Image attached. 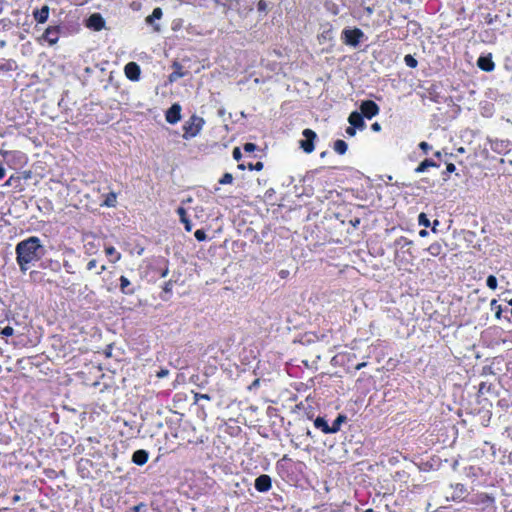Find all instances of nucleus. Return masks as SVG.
<instances>
[{"instance_id":"nucleus-1","label":"nucleus","mask_w":512,"mask_h":512,"mask_svg":"<svg viewBox=\"0 0 512 512\" xmlns=\"http://www.w3.org/2000/svg\"><path fill=\"white\" fill-rule=\"evenodd\" d=\"M16 261L22 273H25L30 264L42 259L46 253L44 245L37 236H30L16 244Z\"/></svg>"},{"instance_id":"nucleus-2","label":"nucleus","mask_w":512,"mask_h":512,"mask_svg":"<svg viewBox=\"0 0 512 512\" xmlns=\"http://www.w3.org/2000/svg\"><path fill=\"white\" fill-rule=\"evenodd\" d=\"M205 125V120L197 116L196 114H193L185 123L183 124V139L189 140L191 138L196 137L202 130L203 126Z\"/></svg>"},{"instance_id":"nucleus-3","label":"nucleus","mask_w":512,"mask_h":512,"mask_svg":"<svg viewBox=\"0 0 512 512\" xmlns=\"http://www.w3.org/2000/svg\"><path fill=\"white\" fill-rule=\"evenodd\" d=\"M366 38L359 28H344L341 32V40L348 46L356 48Z\"/></svg>"},{"instance_id":"nucleus-4","label":"nucleus","mask_w":512,"mask_h":512,"mask_svg":"<svg viewBox=\"0 0 512 512\" xmlns=\"http://www.w3.org/2000/svg\"><path fill=\"white\" fill-rule=\"evenodd\" d=\"M303 139L300 140V147L303 149L305 153H311L315 148V140L317 139V134L312 129L306 128L302 132Z\"/></svg>"},{"instance_id":"nucleus-5","label":"nucleus","mask_w":512,"mask_h":512,"mask_svg":"<svg viewBox=\"0 0 512 512\" xmlns=\"http://www.w3.org/2000/svg\"><path fill=\"white\" fill-rule=\"evenodd\" d=\"M490 149L498 154L506 155L512 150V142L508 139H489Z\"/></svg>"},{"instance_id":"nucleus-6","label":"nucleus","mask_w":512,"mask_h":512,"mask_svg":"<svg viewBox=\"0 0 512 512\" xmlns=\"http://www.w3.org/2000/svg\"><path fill=\"white\" fill-rule=\"evenodd\" d=\"M360 112L367 119H371L379 114V106L372 100H363L359 106Z\"/></svg>"},{"instance_id":"nucleus-7","label":"nucleus","mask_w":512,"mask_h":512,"mask_svg":"<svg viewBox=\"0 0 512 512\" xmlns=\"http://www.w3.org/2000/svg\"><path fill=\"white\" fill-rule=\"evenodd\" d=\"M181 105L179 103H174L165 113V119L169 124H176L181 120Z\"/></svg>"},{"instance_id":"nucleus-8","label":"nucleus","mask_w":512,"mask_h":512,"mask_svg":"<svg viewBox=\"0 0 512 512\" xmlns=\"http://www.w3.org/2000/svg\"><path fill=\"white\" fill-rule=\"evenodd\" d=\"M255 489L260 493L268 492L272 487V479L267 474H261L255 479Z\"/></svg>"},{"instance_id":"nucleus-9","label":"nucleus","mask_w":512,"mask_h":512,"mask_svg":"<svg viewBox=\"0 0 512 512\" xmlns=\"http://www.w3.org/2000/svg\"><path fill=\"white\" fill-rule=\"evenodd\" d=\"M126 77L131 81H138L140 79L141 69L136 62H129L124 67Z\"/></svg>"},{"instance_id":"nucleus-10","label":"nucleus","mask_w":512,"mask_h":512,"mask_svg":"<svg viewBox=\"0 0 512 512\" xmlns=\"http://www.w3.org/2000/svg\"><path fill=\"white\" fill-rule=\"evenodd\" d=\"M60 31H61V27L60 26H49L44 34H43V38L50 44V45H54L58 42L59 40V34H60Z\"/></svg>"},{"instance_id":"nucleus-11","label":"nucleus","mask_w":512,"mask_h":512,"mask_svg":"<svg viewBox=\"0 0 512 512\" xmlns=\"http://www.w3.org/2000/svg\"><path fill=\"white\" fill-rule=\"evenodd\" d=\"M348 122L351 126L357 128L358 130H364L366 128L364 116L361 112H358V111L351 112L348 117Z\"/></svg>"},{"instance_id":"nucleus-12","label":"nucleus","mask_w":512,"mask_h":512,"mask_svg":"<svg viewBox=\"0 0 512 512\" xmlns=\"http://www.w3.org/2000/svg\"><path fill=\"white\" fill-rule=\"evenodd\" d=\"M163 16L162 9L160 7H156L153 9L152 14L149 15L145 21L147 24L153 26V30L155 32H160L161 28L159 24H155L156 20H160Z\"/></svg>"},{"instance_id":"nucleus-13","label":"nucleus","mask_w":512,"mask_h":512,"mask_svg":"<svg viewBox=\"0 0 512 512\" xmlns=\"http://www.w3.org/2000/svg\"><path fill=\"white\" fill-rule=\"evenodd\" d=\"M87 26L95 31H100L105 27V20L99 13H94L88 18Z\"/></svg>"},{"instance_id":"nucleus-14","label":"nucleus","mask_w":512,"mask_h":512,"mask_svg":"<svg viewBox=\"0 0 512 512\" xmlns=\"http://www.w3.org/2000/svg\"><path fill=\"white\" fill-rule=\"evenodd\" d=\"M478 67L486 72H490L494 69L495 64L492 60L491 55L488 56H480L477 60Z\"/></svg>"},{"instance_id":"nucleus-15","label":"nucleus","mask_w":512,"mask_h":512,"mask_svg":"<svg viewBox=\"0 0 512 512\" xmlns=\"http://www.w3.org/2000/svg\"><path fill=\"white\" fill-rule=\"evenodd\" d=\"M440 164L432 158H426L420 162V164L415 168V173L420 174L426 172L429 168L436 167L438 168Z\"/></svg>"},{"instance_id":"nucleus-16","label":"nucleus","mask_w":512,"mask_h":512,"mask_svg":"<svg viewBox=\"0 0 512 512\" xmlns=\"http://www.w3.org/2000/svg\"><path fill=\"white\" fill-rule=\"evenodd\" d=\"M49 7L47 5L42 6L40 9L33 11V17L38 23H45L49 18Z\"/></svg>"},{"instance_id":"nucleus-17","label":"nucleus","mask_w":512,"mask_h":512,"mask_svg":"<svg viewBox=\"0 0 512 512\" xmlns=\"http://www.w3.org/2000/svg\"><path fill=\"white\" fill-rule=\"evenodd\" d=\"M149 458V453L144 449L136 450L132 455V462L136 465H144Z\"/></svg>"},{"instance_id":"nucleus-18","label":"nucleus","mask_w":512,"mask_h":512,"mask_svg":"<svg viewBox=\"0 0 512 512\" xmlns=\"http://www.w3.org/2000/svg\"><path fill=\"white\" fill-rule=\"evenodd\" d=\"M172 68L173 72L169 75V81L171 83L177 81L179 78H182L187 74V71H184L183 66L178 62H173Z\"/></svg>"},{"instance_id":"nucleus-19","label":"nucleus","mask_w":512,"mask_h":512,"mask_svg":"<svg viewBox=\"0 0 512 512\" xmlns=\"http://www.w3.org/2000/svg\"><path fill=\"white\" fill-rule=\"evenodd\" d=\"M120 291L125 295H132L135 292V288L132 286L129 279L125 276H121L120 279Z\"/></svg>"},{"instance_id":"nucleus-20","label":"nucleus","mask_w":512,"mask_h":512,"mask_svg":"<svg viewBox=\"0 0 512 512\" xmlns=\"http://www.w3.org/2000/svg\"><path fill=\"white\" fill-rule=\"evenodd\" d=\"M176 212L180 218L181 223L184 224L185 230L190 232L192 230V223L187 216L186 210L183 207H178Z\"/></svg>"},{"instance_id":"nucleus-21","label":"nucleus","mask_w":512,"mask_h":512,"mask_svg":"<svg viewBox=\"0 0 512 512\" xmlns=\"http://www.w3.org/2000/svg\"><path fill=\"white\" fill-rule=\"evenodd\" d=\"M314 426H315V428L322 431L324 434H330V432H331L330 425L328 424V422L326 421V419L324 417L318 416L314 420Z\"/></svg>"},{"instance_id":"nucleus-22","label":"nucleus","mask_w":512,"mask_h":512,"mask_svg":"<svg viewBox=\"0 0 512 512\" xmlns=\"http://www.w3.org/2000/svg\"><path fill=\"white\" fill-rule=\"evenodd\" d=\"M40 267L43 269H50L53 272H59L61 264L57 260L47 259L41 262Z\"/></svg>"},{"instance_id":"nucleus-23","label":"nucleus","mask_w":512,"mask_h":512,"mask_svg":"<svg viewBox=\"0 0 512 512\" xmlns=\"http://www.w3.org/2000/svg\"><path fill=\"white\" fill-rule=\"evenodd\" d=\"M454 489L453 498L454 499H463L467 495V488L462 483H456L454 485H451Z\"/></svg>"},{"instance_id":"nucleus-24","label":"nucleus","mask_w":512,"mask_h":512,"mask_svg":"<svg viewBox=\"0 0 512 512\" xmlns=\"http://www.w3.org/2000/svg\"><path fill=\"white\" fill-rule=\"evenodd\" d=\"M346 421H347V416L346 415L338 414L336 419L333 421L332 425H330V429H331L330 434L337 433L340 430L341 425L343 423H345Z\"/></svg>"},{"instance_id":"nucleus-25","label":"nucleus","mask_w":512,"mask_h":512,"mask_svg":"<svg viewBox=\"0 0 512 512\" xmlns=\"http://www.w3.org/2000/svg\"><path fill=\"white\" fill-rule=\"evenodd\" d=\"M16 68V63L13 60H0V75L12 71Z\"/></svg>"},{"instance_id":"nucleus-26","label":"nucleus","mask_w":512,"mask_h":512,"mask_svg":"<svg viewBox=\"0 0 512 512\" xmlns=\"http://www.w3.org/2000/svg\"><path fill=\"white\" fill-rule=\"evenodd\" d=\"M334 151L339 155H344L347 152L348 145L344 140L338 139L333 144Z\"/></svg>"},{"instance_id":"nucleus-27","label":"nucleus","mask_w":512,"mask_h":512,"mask_svg":"<svg viewBox=\"0 0 512 512\" xmlns=\"http://www.w3.org/2000/svg\"><path fill=\"white\" fill-rule=\"evenodd\" d=\"M14 334V329L9 324H5L4 321H0V336L2 338H8Z\"/></svg>"},{"instance_id":"nucleus-28","label":"nucleus","mask_w":512,"mask_h":512,"mask_svg":"<svg viewBox=\"0 0 512 512\" xmlns=\"http://www.w3.org/2000/svg\"><path fill=\"white\" fill-rule=\"evenodd\" d=\"M105 253L107 256L111 257L110 261L112 263H116L121 259V254L116 251V249L113 246H107L105 247Z\"/></svg>"},{"instance_id":"nucleus-29","label":"nucleus","mask_w":512,"mask_h":512,"mask_svg":"<svg viewBox=\"0 0 512 512\" xmlns=\"http://www.w3.org/2000/svg\"><path fill=\"white\" fill-rule=\"evenodd\" d=\"M117 203V194L115 192H110L105 196V200L101 204V206L105 207H115Z\"/></svg>"},{"instance_id":"nucleus-30","label":"nucleus","mask_w":512,"mask_h":512,"mask_svg":"<svg viewBox=\"0 0 512 512\" xmlns=\"http://www.w3.org/2000/svg\"><path fill=\"white\" fill-rule=\"evenodd\" d=\"M412 244H413V242L411 240H409L408 238L403 237V236L397 238L394 241V245L396 247H400L401 249L405 248L406 246H410Z\"/></svg>"},{"instance_id":"nucleus-31","label":"nucleus","mask_w":512,"mask_h":512,"mask_svg":"<svg viewBox=\"0 0 512 512\" xmlns=\"http://www.w3.org/2000/svg\"><path fill=\"white\" fill-rule=\"evenodd\" d=\"M428 252L432 255V256H438L440 255V253L442 252V246L440 243L438 242H435V243H432L429 247H428Z\"/></svg>"},{"instance_id":"nucleus-32","label":"nucleus","mask_w":512,"mask_h":512,"mask_svg":"<svg viewBox=\"0 0 512 512\" xmlns=\"http://www.w3.org/2000/svg\"><path fill=\"white\" fill-rule=\"evenodd\" d=\"M444 162L446 163V170L443 172V179L447 180L449 174L455 172L456 167L453 163H449L448 159H444Z\"/></svg>"},{"instance_id":"nucleus-33","label":"nucleus","mask_w":512,"mask_h":512,"mask_svg":"<svg viewBox=\"0 0 512 512\" xmlns=\"http://www.w3.org/2000/svg\"><path fill=\"white\" fill-rule=\"evenodd\" d=\"M486 285L489 289L495 290L498 285L497 278L494 275H489L486 279Z\"/></svg>"},{"instance_id":"nucleus-34","label":"nucleus","mask_w":512,"mask_h":512,"mask_svg":"<svg viewBox=\"0 0 512 512\" xmlns=\"http://www.w3.org/2000/svg\"><path fill=\"white\" fill-rule=\"evenodd\" d=\"M404 62L410 68H415L418 65L417 60L412 55H410V54H407L404 57Z\"/></svg>"},{"instance_id":"nucleus-35","label":"nucleus","mask_w":512,"mask_h":512,"mask_svg":"<svg viewBox=\"0 0 512 512\" xmlns=\"http://www.w3.org/2000/svg\"><path fill=\"white\" fill-rule=\"evenodd\" d=\"M418 223L420 226H424V227H429L431 225L430 220L425 213L419 214Z\"/></svg>"},{"instance_id":"nucleus-36","label":"nucleus","mask_w":512,"mask_h":512,"mask_svg":"<svg viewBox=\"0 0 512 512\" xmlns=\"http://www.w3.org/2000/svg\"><path fill=\"white\" fill-rule=\"evenodd\" d=\"M147 505L145 503H139L126 512H147Z\"/></svg>"},{"instance_id":"nucleus-37","label":"nucleus","mask_w":512,"mask_h":512,"mask_svg":"<svg viewBox=\"0 0 512 512\" xmlns=\"http://www.w3.org/2000/svg\"><path fill=\"white\" fill-rule=\"evenodd\" d=\"M163 266L159 267V273L161 277H166L169 273L168 260L162 259Z\"/></svg>"},{"instance_id":"nucleus-38","label":"nucleus","mask_w":512,"mask_h":512,"mask_svg":"<svg viewBox=\"0 0 512 512\" xmlns=\"http://www.w3.org/2000/svg\"><path fill=\"white\" fill-rule=\"evenodd\" d=\"M418 147H419V149L422 150V152L425 155H427L432 150V146L429 143H427L426 141L420 142Z\"/></svg>"},{"instance_id":"nucleus-39","label":"nucleus","mask_w":512,"mask_h":512,"mask_svg":"<svg viewBox=\"0 0 512 512\" xmlns=\"http://www.w3.org/2000/svg\"><path fill=\"white\" fill-rule=\"evenodd\" d=\"M479 498L481 499V502L485 505L494 503V498L492 496H489L488 494H480Z\"/></svg>"},{"instance_id":"nucleus-40","label":"nucleus","mask_w":512,"mask_h":512,"mask_svg":"<svg viewBox=\"0 0 512 512\" xmlns=\"http://www.w3.org/2000/svg\"><path fill=\"white\" fill-rule=\"evenodd\" d=\"M233 181V176L230 173H225L222 178L219 180V183L222 185L231 184Z\"/></svg>"},{"instance_id":"nucleus-41","label":"nucleus","mask_w":512,"mask_h":512,"mask_svg":"<svg viewBox=\"0 0 512 512\" xmlns=\"http://www.w3.org/2000/svg\"><path fill=\"white\" fill-rule=\"evenodd\" d=\"M194 236L197 239V241H199V242L205 241L207 238L206 233L203 229L196 230L194 233Z\"/></svg>"},{"instance_id":"nucleus-42","label":"nucleus","mask_w":512,"mask_h":512,"mask_svg":"<svg viewBox=\"0 0 512 512\" xmlns=\"http://www.w3.org/2000/svg\"><path fill=\"white\" fill-rule=\"evenodd\" d=\"M431 101L435 102V103H440L441 102V96L434 92V91H430L428 90V96H427Z\"/></svg>"},{"instance_id":"nucleus-43","label":"nucleus","mask_w":512,"mask_h":512,"mask_svg":"<svg viewBox=\"0 0 512 512\" xmlns=\"http://www.w3.org/2000/svg\"><path fill=\"white\" fill-rule=\"evenodd\" d=\"M0 153L5 157H9V156H12L13 158H16V157H22L23 154L19 151H0Z\"/></svg>"},{"instance_id":"nucleus-44","label":"nucleus","mask_w":512,"mask_h":512,"mask_svg":"<svg viewBox=\"0 0 512 512\" xmlns=\"http://www.w3.org/2000/svg\"><path fill=\"white\" fill-rule=\"evenodd\" d=\"M257 149V146L254 143L247 142L243 145V150L246 153H252Z\"/></svg>"},{"instance_id":"nucleus-45","label":"nucleus","mask_w":512,"mask_h":512,"mask_svg":"<svg viewBox=\"0 0 512 512\" xmlns=\"http://www.w3.org/2000/svg\"><path fill=\"white\" fill-rule=\"evenodd\" d=\"M173 281L172 280H169L167 282L164 283V286H163V293L165 294H171L172 292V289H173Z\"/></svg>"},{"instance_id":"nucleus-46","label":"nucleus","mask_w":512,"mask_h":512,"mask_svg":"<svg viewBox=\"0 0 512 512\" xmlns=\"http://www.w3.org/2000/svg\"><path fill=\"white\" fill-rule=\"evenodd\" d=\"M434 156L439 160V161H444L442 159L443 156H445V158L447 159L448 157L450 158L452 156V154H448L445 150H442V151H436L434 153Z\"/></svg>"},{"instance_id":"nucleus-47","label":"nucleus","mask_w":512,"mask_h":512,"mask_svg":"<svg viewBox=\"0 0 512 512\" xmlns=\"http://www.w3.org/2000/svg\"><path fill=\"white\" fill-rule=\"evenodd\" d=\"M267 9H268V3H267L266 1H264V0H260V1L257 3V10H258L259 12L264 13V12H266V11H267Z\"/></svg>"},{"instance_id":"nucleus-48","label":"nucleus","mask_w":512,"mask_h":512,"mask_svg":"<svg viewBox=\"0 0 512 512\" xmlns=\"http://www.w3.org/2000/svg\"><path fill=\"white\" fill-rule=\"evenodd\" d=\"M247 168H248L249 170H256V171H260V170H262V169H263V163H262V162H260V161L256 162L255 164L249 163V164L247 165Z\"/></svg>"},{"instance_id":"nucleus-49","label":"nucleus","mask_w":512,"mask_h":512,"mask_svg":"<svg viewBox=\"0 0 512 512\" xmlns=\"http://www.w3.org/2000/svg\"><path fill=\"white\" fill-rule=\"evenodd\" d=\"M498 19V15H491V14H487L485 16V23L488 24V25H493Z\"/></svg>"},{"instance_id":"nucleus-50","label":"nucleus","mask_w":512,"mask_h":512,"mask_svg":"<svg viewBox=\"0 0 512 512\" xmlns=\"http://www.w3.org/2000/svg\"><path fill=\"white\" fill-rule=\"evenodd\" d=\"M20 181V178L19 177H16L14 175H11L8 180L4 183V186L8 187V186H12L15 182H19Z\"/></svg>"},{"instance_id":"nucleus-51","label":"nucleus","mask_w":512,"mask_h":512,"mask_svg":"<svg viewBox=\"0 0 512 512\" xmlns=\"http://www.w3.org/2000/svg\"><path fill=\"white\" fill-rule=\"evenodd\" d=\"M286 461H291V459L287 455H284L279 461H277V463H276L277 470L282 469L283 468V464Z\"/></svg>"},{"instance_id":"nucleus-52","label":"nucleus","mask_w":512,"mask_h":512,"mask_svg":"<svg viewBox=\"0 0 512 512\" xmlns=\"http://www.w3.org/2000/svg\"><path fill=\"white\" fill-rule=\"evenodd\" d=\"M210 400L211 397L208 394L195 393L194 400L198 402L199 400Z\"/></svg>"},{"instance_id":"nucleus-53","label":"nucleus","mask_w":512,"mask_h":512,"mask_svg":"<svg viewBox=\"0 0 512 512\" xmlns=\"http://www.w3.org/2000/svg\"><path fill=\"white\" fill-rule=\"evenodd\" d=\"M232 155L236 161H239L242 158L241 149L239 147H235L233 149Z\"/></svg>"},{"instance_id":"nucleus-54","label":"nucleus","mask_w":512,"mask_h":512,"mask_svg":"<svg viewBox=\"0 0 512 512\" xmlns=\"http://www.w3.org/2000/svg\"><path fill=\"white\" fill-rule=\"evenodd\" d=\"M356 130L358 129L350 125L346 128L345 132L349 137H354L356 135Z\"/></svg>"},{"instance_id":"nucleus-55","label":"nucleus","mask_w":512,"mask_h":512,"mask_svg":"<svg viewBox=\"0 0 512 512\" xmlns=\"http://www.w3.org/2000/svg\"><path fill=\"white\" fill-rule=\"evenodd\" d=\"M508 311V306H506L505 308H498L497 311L495 312V316L497 319H501L502 317V314L505 312L507 313Z\"/></svg>"},{"instance_id":"nucleus-56","label":"nucleus","mask_w":512,"mask_h":512,"mask_svg":"<svg viewBox=\"0 0 512 512\" xmlns=\"http://www.w3.org/2000/svg\"><path fill=\"white\" fill-rule=\"evenodd\" d=\"M490 307L492 311H497L498 308H503L500 304H498L496 299L491 300Z\"/></svg>"},{"instance_id":"nucleus-57","label":"nucleus","mask_w":512,"mask_h":512,"mask_svg":"<svg viewBox=\"0 0 512 512\" xmlns=\"http://www.w3.org/2000/svg\"><path fill=\"white\" fill-rule=\"evenodd\" d=\"M508 305L510 306V308L508 307L507 312L510 313L511 316H505V319L512 324V298L508 301Z\"/></svg>"},{"instance_id":"nucleus-58","label":"nucleus","mask_w":512,"mask_h":512,"mask_svg":"<svg viewBox=\"0 0 512 512\" xmlns=\"http://www.w3.org/2000/svg\"><path fill=\"white\" fill-rule=\"evenodd\" d=\"M169 374V370L168 369H161L160 371L157 372V377L158 378H165L166 376H168Z\"/></svg>"},{"instance_id":"nucleus-59","label":"nucleus","mask_w":512,"mask_h":512,"mask_svg":"<svg viewBox=\"0 0 512 512\" xmlns=\"http://www.w3.org/2000/svg\"><path fill=\"white\" fill-rule=\"evenodd\" d=\"M97 265V261L95 259H91L87 264V270L91 271L93 270Z\"/></svg>"},{"instance_id":"nucleus-60","label":"nucleus","mask_w":512,"mask_h":512,"mask_svg":"<svg viewBox=\"0 0 512 512\" xmlns=\"http://www.w3.org/2000/svg\"><path fill=\"white\" fill-rule=\"evenodd\" d=\"M63 267L65 268L67 273H73L72 265L67 260L63 262Z\"/></svg>"},{"instance_id":"nucleus-61","label":"nucleus","mask_w":512,"mask_h":512,"mask_svg":"<svg viewBox=\"0 0 512 512\" xmlns=\"http://www.w3.org/2000/svg\"><path fill=\"white\" fill-rule=\"evenodd\" d=\"M371 129L375 132H379L381 130V125L378 122H375L371 125Z\"/></svg>"},{"instance_id":"nucleus-62","label":"nucleus","mask_w":512,"mask_h":512,"mask_svg":"<svg viewBox=\"0 0 512 512\" xmlns=\"http://www.w3.org/2000/svg\"><path fill=\"white\" fill-rule=\"evenodd\" d=\"M367 365L366 362H361L359 364L356 365L355 369L356 370H361L362 368H364L365 366Z\"/></svg>"},{"instance_id":"nucleus-63","label":"nucleus","mask_w":512,"mask_h":512,"mask_svg":"<svg viewBox=\"0 0 512 512\" xmlns=\"http://www.w3.org/2000/svg\"><path fill=\"white\" fill-rule=\"evenodd\" d=\"M5 173V168L2 165H0V179L4 178Z\"/></svg>"},{"instance_id":"nucleus-64","label":"nucleus","mask_w":512,"mask_h":512,"mask_svg":"<svg viewBox=\"0 0 512 512\" xmlns=\"http://www.w3.org/2000/svg\"><path fill=\"white\" fill-rule=\"evenodd\" d=\"M428 235V231L425 230V229H422L419 231V236L420 237H426Z\"/></svg>"}]
</instances>
